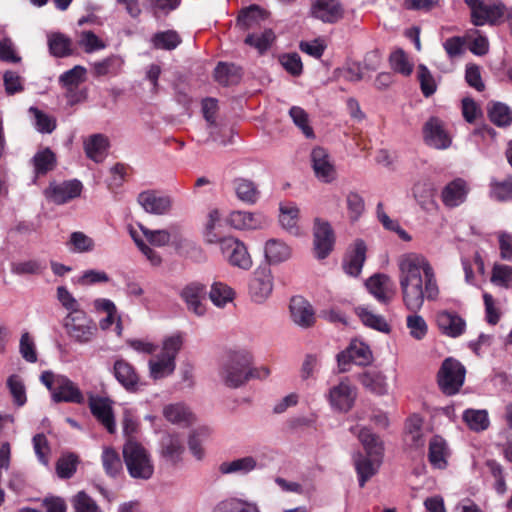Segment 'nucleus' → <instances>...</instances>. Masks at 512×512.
Wrapping results in <instances>:
<instances>
[{
	"mask_svg": "<svg viewBox=\"0 0 512 512\" xmlns=\"http://www.w3.org/2000/svg\"><path fill=\"white\" fill-rule=\"evenodd\" d=\"M471 11V22L475 26L498 23L506 13L505 5L496 0H464Z\"/></svg>",
	"mask_w": 512,
	"mask_h": 512,
	"instance_id": "6e6552de",
	"label": "nucleus"
},
{
	"mask_svg": "<svg viewBox=\"0 0 512 512\" xmlns=\"http://www.w3.org/2000/svg\"><path fill=\"white\" fill-rule=\"evenodd\" d=\"M214 77L218 83L227 86L238 80L239 71L233 64L220 62L215 68Z\"/></svg>",
	"mask_w": 512,
	"mask_h": 512,
	"instance_id": "603ef678",
	"label": "nucleus"
},
{
	"mask_svg": "<svg viewBox=\"0 0 512 512\" xmlns=\"http://www.w3.org/2000/svg\"><path fill=\"white\" fill-rule=\"evenodd\" d=\"M368 291L383 304H388L394 295L393 282L386 274H375L366 281Z\"/></svg>",
	"mask_w": 512,
	"mask_h": 512,
	"instance_id": "bb28decb",
	"label": "nucleus"
},
{
	"mask_svg": "<svg viewBox=\"0 0 512 512\" xmlns=\"http://www.w3.org/2000/svg\"><path fill=\"white\" fill-rule=\"evenodd\" d=\"M290 313L293 322L303 328L315 323V313L311 304L301 296H295L290 301Z\"/></svg>",
	"mask_w": 512,
	"mask_h": 512,
	"instance_id": "cd10ccee",
	"label": "nucleus"
},
{
	"mask_svg": "<svg viewBox=\"0 0 512 512\" xmlns=\"http://www.w3.org/2000/svg\"><path fill=\"white\" fill-rule=\"evenodd\" d=\"M183 344L181 334H173L164 339L161 352L148 362L150 377L159 380L173 374L176 356Z\"/></svg>",
	"mask_w": 512,
	"mask_h": 512,
	"instance_id": "423d86ee",
	"label": "nucleus"
},
{
	"mask_svg": "<svg viewBox=\"0 0 512 512\" xmlns=\"http://www.w3.org/2000/svg\"><path fill=\"white\" fill-rule=\"evenodd\" d=\"M110 143L107 136L101 133L90 135L84 140L86 156L96 163H101L107 156Z\"/></svg>",
	"mask_w": 512,
	"mask_h": 512,
	"instance_id": "7c9ffc66",
	"label": "nucleus"
},
{
	"mask_svg": "<svg viewBox=\"0 0 512 512\" xmlns=\"http://www.w3.org/2000/svg\"><path fill=\"white\" fill-rule=\"evenodd\" d=\"M274 39V32L271 29H266L260 34L247 35V37L245 38V43L257 49L259 53H263L266 50H268Z\"/></svg>",
	"mask_w": 512,
	"mask_h": 512,
	"instance_id": "5fc2aeb1",
	"label": "nucleus"
},
{
	"mask_svg": "<svg viewBox=\"0 0 512 512\" xmlns=\"http://www.w3.org/2000/svg\"><path fill=\"white\" fill-rule=\"evenodd\" d=\"M356 313L365 326L380 332H389L390 327L384 317L372 313L365 307H358Z\"/></svg>",
	"mask_w": 512,
	"mask_h": 512,
	"instance_id": "de8ad7c7",
	"label": "nucleus"
},
{
	"mask_svg": "<svg viewBox=\"0 0 512 512\" xmlns=\"http://www.w3.org/2000/svg\"><path fill=\"white\" fill-rule=\"evenodd\" d=\"M232 185L236 197L246 204H255L260 198L258 185L251 179L237 177L232 181Z\"/></svg>",
	"mask_w": 512,
	"mask_h": 512,
	"instance_id": "473e14b6",
	"label": "nucleus"
},
{
	"mask_svg": "<svg viewBox=\"0 0 512 512\" xmlns=\"http://www.w3.org/2000/svg\"><path fill=\"white\" fill-rule=\"evenodd\" d=\"M72 505L75 512H102L96 502L84 491L78 492L72 498Z\"/></svg>",
	"mask_w": 512,
	"mask_h": 512,
	"instance_id": "680f3d73",
	"label": "nucleus"
},
{
	"mask_svg": "<svg viewBox=\"0 0 512 512\" xmlns=\"http://www.w3.org/2000/svg\"><path fill=\"white\" fill-rule=\"evenodd\" d=\"M137 201L147 213L155 215L167 214L172 207L171 198L155 190L141 192L137 197Z\"/></svg>",
	"mask_w": 512,
	"mask_h": 512,
	"instance_id": "a211bd4d",
	"label": "nucleus"
},
{
	"mask_svg": "<svg viewBox=\"0 0 512 512\" xmlns=\"http://www.w3.org/2000/svg\"><path fill=\"white\" fill-rule=\"evenodd\" d=\"M257 468V460L252 456L226 461L220 464L219 471L222 474L245 475Z\"/></svg>",
	"mask_w": 512,
	"mask_h": 512,
	"instance_id": "4c0bfd02",
	"label": "nucleus"
},
{
	"mask_svg": "<svg viewBox=\"0 0 512 512\" xmlns=\"http://www.w3.org/2000/svg\"><path fill=\"white\" fill-rule=\"evenodd\" d=\"M180 297L186 304L187 310L197 316H203L206 312V286L200 282H191L185 285Z\"/></svg>",
	"mask_w": 512,
	"mask_h": 512,
	"instance_id": "dca6fc26",
	"label": "nucleus"
},
{
	"mask_svg": "<svg viewBox=\"0 0 512 512\" xmlns=\"http://www.w3.org/2000/svg\"><path fill=\"white\" fill-rule=\"evenodd\" d=\"M351 432L357 434L367 454L366 456L358 455L355 459L359 485L364 487L365 483L377 473L382 463L383 443L367 428L352 427Z\"/></svg>",
	"mask_w": 512,
	"mask_h": 512,
	"instance_id": "f03ea898",
	"label": "nucleus"
},
{
	"mask_svg": "<svg viewBox=\"0 0 512 512\" xmlns=\"http://www.w3.org/2000/svg\"><path fill=\"white\" fill-rule=\"evenodd\" d=\"M466 369L455 358H446L437 373V382L445 395H455L459 392L465 381Z\"/></svg>",
	"mask_w": 512,
	"mask_h": 512,
	"instance_id": "0eeeda50",
	"label": "nucleus"
},
{
	"mask_svg": "<svg viewBox=\"0 0 512 512\" xmlns=\"http://www.w3.org/2000/svg\"><path fill=\"white\" fill-rule=\"evenodd\" d=\"M218 242L223 256L230 265L243 270L252 267V258L243 242L234 237H224Z\"/></svg>",
	"mask_w": 512,
	"mask_h": 512,
	"instance_id": "9b49d317",
	"label": "nucleus"
},
{
	"mask_svg": "<svg viewBox=\"0 0 512 512\" xmlns=\"http://www.w3.org/2000/svg\"><path fill=\"white\" fill-rule=\"evenodd\" d=\"M360 383L370 392L384 395L388 391L386 376L377 369H369L359 375Z\"/></svg>",
	"mask_w": 512,
	"mask_h": 512,
	"instance_id": "e433bc0d",
	"label": "nucleus"
},
{
	"mask_svg": "<svg viewBox=\"0 0 512 512\" xmlns=\"http://www.w3.org/2000/svg\"><path fill=\"white\" fill-rule=\"evenodd\" d=\"M348 215L351 221H357L365 210L362 196L356 192H349L346 197Z\"/></svg>",
	"mask_w": 512,
	"mask_h": 512,
	"instance_id": "052dcab7",
	"label": "nucleus"
},
{
	"mask_svg": "<svg viewBox=\"0 0 512 512\" xmlns=\"http://www.w3.org/2000/svg\"><path fill=\"white\" fill-rule=\"evenodd\" d=\"M423 135L426 144L436 149H447L452 142L443 122L437 117H431L425 123Z\"/></svg>",
	"mask_w": 512,
	"mask_h": 512,
	"instance_id": "f3484780",
	"label": "nucleus"
},
{
	"mask_svg": "<svg viewBox=\"0 0 512 512\" xmlns=\"http://www.w3.org/2000/svg\"><path fill=\"white\" fill-rule=\"evenodd\" d=\"M141 231L146 240L153 246L162 247L167 245L171 240H173L174 243H179L181 241L179 228L177 226H171L167 230H150L141 226Z\"/></svg>",
	"mask_w": 512,
	"mask_h": 512,
	"instance_id": "f704fd0d",
	"label": "nucleus"
},
{
	"mask_svg": "<svg viewBox=\"0 0 512 512\" xmlns=\"http://www.w3.org/2000/svg\"><path fill=\"white\" fill-rule=\"evenodd\" d=\"M463 420L471 430L476 432L486 430L490 423L486 410L467 409L463 413Z\"/></svg>",
	"mask_w": 512,
	"mask_h": 512,
	"instance_id": "49530a36",
	"label": "nucleus"
},
{
	"mask_svg": "<svg viewBox=\"0 0 512 512\" xmlns=\"http://www.w3.org/2000/svg\"><path fill=\"white\" fill-rule=\"evenodd\" d=\"M32 163L36 175H45L55 168L56 156L49 148H45L33 156Z\"/></svg>",
	"mask_w": 512,
	"mask_h": 512,
	"instance_id": "c03bdc74",
	"label": "nucleus"
},
{
	"mask_svg": "<svg viewBox=\"0 0 512 512\" xmlns=\"http://www.w3.org/2000/svg\"><path fill=\"white\" fill-rule=\"evenodd\" d=\"M311 163L315 176L324 183H330L336 178V169L328 152L322 147H316L311 152Z\"/></svg>",
	"mask_w": 512,
	"mask_h": 512,
	"instance_id": "aec40b11",
	"label": "nucleus"
},
{
	"mask_svg": "<svg viewBox=\"0 0 512 512\" xmlns=\"http://www.w3.org/2000/svg\"><path fill=\"white\" fill-rule=\"evenodd\" d=\"M122 65L123 60L119 56L111 55L93 64V74L96 77L115 76L121 71Z\"/></svg>",
	"mask_w": 512,
	"mask_h": 512,
	"instance_id": "37998d69",
	"label": "nucleus"
},
{
	"mask_svg": "<svg viewBox=\"0 0 512 512\" xmlns=\"http://www.w3.org/2000/svg\"><path fill=\"white\" fill-rule=\"evenodd\" d=\"M314 250L318 259L326 258L333 250L334 231L328 221L316 218L313 227Z\"/></svg>",
	"mask_w": 512,
	"mask_h": 512,
	"instance_id": "2eb2a0df",
	"label": "nucleus"
},
{
	"mask_svg": "<svg viewBox=\"0 0 512 512\" xmlns=\"http://www.w3.org/2000/svg\"><path fill=\"white\" fill-rule=\"evenodd\" d=\"M398 282L404 306L413 314L407 316L410 335L423 339L428 331L424 318L417 314L425 299L434 301L439 296L436 275L429 260L416 252L404 253L397 259Z\"/></svg>",
	"mask_w": 512,
	"mask_h": 512,
	"instance_id": "f257e3e1",
	"label": "nucleus"
},
{
	"mask_svg": "<svg viewBox=\"0 0 512 512\" xmlns=\"http://www.w3.org/2000/svg\"><path fill=\"white\" fill-rule=\"evenodd\" d=\"M389 61L391 68L404 76H409L413 71V63L402 49L392 52Z\"/></svg>",
	"mask_w": 512,
	"mask_h": 512,
	"instance_id": "864d4df0",
	"label": "nucleus"
},
{
	"mask_svg": "<svg viewBox=\"0 0 512 512\" xmlns=\"http://www.w3.org/2000/svg\"><path fill=\"white\" fill-rule=\"evenodd\" d=\"M469 191L470 187L467 181L456 178L443 187L441 200L446 207L455 208L466 201Z\"/></svg>",
	"mask_w": 512,
	"mask_h": 512,
	"instance_id": "412c9836",
	"label": "nucleus"
},
{
	"mask_svg": "<svg viewBox=\"0 0 512 512\" xmlns=\"http://www.w3.org/2000/svg\"><path fill=\"white\" fill-rule=\"evenodd\" d=\"M209 297L214 305L223 307L233 300L234 291L222 282H214L211 286Z\"/></svg>",
	"mask_w": 512,
	"mask_h": 512,
	"instance_id": "8fccbe9b",
	"label": "nucleus"
},
{
	"mask_svg": "<svg viewBox=\"0 0 512 512\" xmlns=\"http://www.w3.org/2000/svg\"><path fill=\"white\" fill-rule=\"evenodd\" d=\"M264 254L269 264L276 265L290 259L292 249L282 240L269 239L265 243Z\"/></svg>",
	"mask_w": 512,
	"mask_h": 512,
	"instance_id": "72a5a7b5",
	"label": "nucleus"
},
{
	"mask_svg": "<svg viewBox=\"0 0 512 512\" xmlns=\"http://www.w3.org/2000/svg\"><path fill=\"white\" fill-rule=\"evenodd\" d=\"M83 185L79 180L64 181L51 184L47 189V197L55 204H64L80 196Z\"/></svg>",
	"mask_w": 512,
	"mask_h": 512,
	"instance_id": "4be33fe9",
	"label": "nucleus"
},
{
	"mask_svg": "<svg viewBox=\"0 0 512 512\" xmlns=\"http://www.w3.org/2000/svg\"><path fill=\"white\" fill-rule=\"evenodd\" d=\"M372 360V353L368 345L360 341H353L346 350L337 354V362L340 372L349 370V365L354 363L359 366L367 365Z\"/></svg>",
	"mask_w": 512,
	"mask_h": 512,
	"instance_id": "4468645a",
	"label": "nucleus"
},
{
	"mask_svg": "<svg viewBox=\"0 0 512 512\" xmlns=\"http://www.w3.org/2000/svg\"><path fill=\"white\" fill-rule=\"evenodd\" d=\"M252 362V354L245 349L230 352L219 366L220 381L229 388L241 387L247 382V368Z\"/></svg>",
	"mask_w": 512,
	"mask_h": 512,
	"instance_id": "20e7f679",
	"label": "nucleus"
},
{
	"mask_svg": "<svg viewBox=\"0 0 512 512\" xmlns=\"http://www.w3.org/2000/svg\"><path fill=\"white\" fill-rule=\"evenodd\" d=\"M377 217L385 229L395 232L401 240L405 242H409L412 240L410 234L400 226L399 222L396 220H392L384 212L382 203L377 204Z\"/></svg>",
	"mask_w": 512,
	"mask_h": 512,
	"instance_id": "3c124183",
	"label": "nucleus"
},
{
	"mask_svg": "<svg viewBox=\"0 0 512 512\" xmlns=\"http://www.w3.org/2000/svg\"><path fill=\"white\" fill-rule=\"evenodd\" d=\"M491 196L498 201L512 199V178L491 183Z\"/></svg>",
	"mask_w": 512,
	"mask_h": 512,
	"instance_id": "774afa93",
	"label": "nucleus"
},
{
	"mask_svg": "<svg viewBox=\"0 0 512 512\" xmlns=\"http://www.w3.org/2000/svg\"><path fill=\"white\" fill-rule=\"evenodd\" d=\"M185 447L182 438L178 434H167L160 441V457L172 466L182 461Z\"/></svg>",
	"mask_w": 512,
	"mask_h": 512,
	"instance_id": "b1692460",
	"label": "nucleus"
},
{
	"mask_svg": "<svg viewBox=\"0 0 512 512\" xmlns=\"http://www.w3.org/2000/svg\"><path fill=\"white\" fill-rule=\"evenodd\" d=\"M366 244L363 240L357 239L348 249L343 259V269L350 276H358L366 260Z\"/></svg>",
	"mask_w": 512,
	"mask_h": 512,
	"instance_id": "393cba45",
	"label": "nucleus"
},
{
	"mask_svg": "<svg viewBox=\"0 0 512 512\" xmlns=\"http://www.w3.org/2000/svg\"><path fill=\"white\" fill-rule=\"evenodd\" d=\"M279 210V221L281 226L291 234H297V223L299 218V209L297 205L293 202L281 203Z\"/></svg>",
	"mask_w": 512,
	"mask_h": 512,
	"instance_id": "ea45409f",
	"label": "nucleus"
},
{
	"mask_svg": "<svg viewBox=\"0 0 512 512\" xmlns=\"http://www.w3.org/2000/svg\"><path fill=\"white\" fill-rule=\"evenodd\" d=\"M436 322L442 334L452 338L461 336L466 329L465 320L452 311L443 310L438 312Z\"/></svg>",
	"mask_w": 512,
	"mask_h": 512,
	"instance_id": "a878e982",
	"label": "nucleus"
},
{
	"mask_svg": "<svg viewBox=\"0 0 512 512\" xmlns=\"http://www.w3.org/2000/svg\"><path fill=\"white\" fill-rule=\"evenodd\" d=\"M356 398L357 389L348 378L341 380L329 389L328 401L334 410L348 412L354 406Z\"/></svg>",
	"mask_w": 512,
	"mask_h": 512,
	"instance_id": "ddd939ff",
	"label": "nucleus"
},
{
	"mask_svg": "<svg viewBox=\"0 0 512 512\" xmlns=\"http://www.w3.org/2000/svg\"><path fill=\"white\" fill-rule=\"evenodd\" d=\"M40 382L50 392L52 402L73 403L82 405L85 403V394L77 383L63 374H56L53 371H43L40 375Z\"/></svg>",
	"mask_w": 512,
	"mask_h": 512,
	"instance_id": "7ed1b4c3",
	"label": "nucleus"
},
{
	"mask_svg": "<svg viewBox=\"0 0 512 512\" xmlns=\"http://www.w3.org/2000/svg\"><path fill=\"white\" fill-rule=\"evenodd\" d=\"M265 17L264 11L257 5H251L246 9L241 10L237 18V25L247 30L259 25L260 21Z\"/></svg>",
	"mask_w": 512,
	"mask_h": 512,
	"instance_id": "a18cd8bd",
	"label": "nucleus"
},
{
	"mask_svg": "<svg viewBox=\"0 0 512 512\" xmlns=\"http://www.w3.org/2000/svg\"><path fill=\"white\" fill-rule=\"evenodd\" d=\"M165 419L173 424L189 426L194 423L195 416L190 409L182 403L169 404L164 407Z\"/></svg>",
	"mask_w": 512,
	"mask_h": 512,
	"instance_id": "c9c22d12",
	"label": "nucleus"
},
{
	"mask_svg": "<svg viewBox=\"0 0 512 512\" xmlns=\"http://www.w3.org/2000/svg\"><path fill=\"white\" fill-rule=\"evenodd\" d=\"M67 245L72 252L77 253L89 252L94 249L93 239L80 231L73 232L70 235Z\"/></svg>",
	"mask_w": 512,
	"mask_h": 512,
	"instance_id": "bf43d9fd",
	"label": "nucleus"
},
{
	"mask_svg": "<svg viewBox=\"0 0 512 512\" xmlns=\"http://www.w3.org/2000/svg\"><path fill=\"white\" fill-rule=\"evenodd\" d=\"M86 69L77 65L64 72L59 77V83L65 89V97L70 105L77 104L85 99V93L79 90V85L85 81Z\"/></svg>",
	"mask_w": 512,
	"mask_h": 512,
	"instance_id": "f8f14e48",
	"label": "nucleus"
},
{
	"mask_svg": "<svg viewBox=\"0 0 512 512\" xmlns=\"http://www.w3.org/2000/svg\"><path fill=\"white\" fill-rule=\"evenodd\" d=\"M7 387L13 397L14 403L18 407L23 406L27 401V397L22 378L17 374L10 375L7 379Z\"/></svg>",
	"mask_w": 512,
	"mask_h": 512,
	"instance_id": "6e6d98bb",
	"label": "nucleus"
},
{
	"mask_svg": "<svg viewBox=\"0 0 512 512\" xmlns=\"http://www.w3.org/2000/svg\"><path fill=\"white\" fill-rule=\"evenodd\" d=\"M273 290V278L271 271L264 267L258 268L249 284L251 298L258 303L266 300Z\"/></svg>",
	"mask_w": 512,
	"mask_h": 512,
	"instance_id": "6ab92c4d",
	"label": "nucleus"
},
{
	"mask_svg": "<svg viewBox=\"0 0 512 512\" xmlns=\"http://www.w3.org/2000/svg\"><path fill=\"white\" fill-rule=\"evenodd\" d=\"M50 53L59 58L72 54V40L63 33H52L48 36Z\"/></svg>",
	"mask_w": 512,
	"mask_h": 512,
	"instance_id": "79ce46f5",
	"label": "nucleus"
},
{
	"mask_svg": "<svg viewBox=\"0 0 512 512\" xmlns=\"http://www.w3.org/2000/svg\"><path fill=\"white\" fill-rule=\"evenodd\" d=\"M78 459L73 454L62 456L56 465V471L60 478L68 479L73 476L77 468Z\"/></svg>",
	"mask_w": 512,
	"mask_h": 512,
	"instance_id": "e2e57ef3",
	"label": "nucleus"
},
{
	"mask_svg": "<svg viewBox=\"0 0 512 512\" xmlns=\"http://www.w3.org/2000/svg\"><path fill=\"white\" fill-rule=\"evenodd\" d=\"M153 46L156 49L174 50L181 43V37L174 30L158 32L152 37Z\"/></svg>",
	"mask_w": 512,
	"mask_h": 512,
	"instance_id": "09e8293b",
	"label": "nucleus"
},
{
	"mask_svg": "<svg viewBox=\"0 0 512 512\" xmlns=\"http://www.w3.org/2000/svg\"><path fill=\"white\" fill-rule=\"evenodd\" d=\"M78 44L86 53H93L106 48V43L92 31L80 32Z\"/></svg>",
	"mask_w": 512,
	"mask_h": 512,
	"instance_id": "13d9d810",
	"label": "nucleus"
},
{
	"mask_svg": "<svg viewBox=\"0 0 512 512\" xmlns=\"http://www.w3.org/2000/svg\"><path fill=\"white\" fill-rule=\"evenodd\" d=\"M102 463L105 472L112 477H115L122 470V461L119 454L112 448H104L102 453Z\"/></svg>",
	"mask_w": 512,
	"mask_h": 512,
	"instance_id": "4d7b16f0",
	"label": "nucleus"
},
{
	"mask_svg": "<svg viewBox=\"0 0 512 512\" xmlns=\"http://www.w3.org/2000/svg\"><path fill=\"white\" fill-rule=\"evenodd\" d=\"M488 117L498 127H507L512 124V110L502 102H491L488 104Z\"/></svg>",
	"mask_w": 512,
	"mask_h": 512,
	"instance_id": "a19ab883",
	"label": "nucleus"
},
{
	"mask_svg": "<svg viewBox=\"0 0 512 512\" xmlns=\"http://www.w3.org/2000/svg\"><path fill=\"white\" fill-rule=\"evenodd\" d=\"M63 326L68 336L79 344L89 343L97 333V326L85 311L67 314Z\"/></svg>",
	"mask_w": 512,
	"mask_h": 512,
	"instance_id": "1a4fd4ad",
	"label": "nucleus"
},
{
	"mask_svg": "<svg viewBox=\"0 0 512 512\" xmlns=\"http://www.w3.org/2000/svg\"><path fill=\"white\" fill-rule=\"evenodd\" d=\"M19 352L25 361L29 363H35L37 361L36 346L28 332H24L21 335Z\"/></svg>",
	"mask_w": 512,
	"mask_h": 512,
	"instance_id": "0e129e2a",
	"label": "nucleus"
},
{
	"mask_svg": "<svg viewBox=\"0 0 512 512\" xmlns=\"http://www.w3.org/2000/svg\"><path fill=\"white\" fill-rule=\"evenodd\" d=\"M123 459L132 478L149 480L153 476L154 464L151 455L141 443L128 439L123 446Z\"/></svg>",
	"mask_w": 512,
	"mask_h": 512,
	"instance_id": "39448f33",
	"label": "nucleus"
},
{
	"mask_svg": "<svg viewBox=\"0 0 512 512\" xmlns=\"http://www.w3.org/2000/svg\"><path fill=\"white\" fill-rule=\"evenodd\" d=\"M113 405L114 401L108 396L88 393V407L91 414L109 434H114L117 429Z\"/></svg>",
	"mask_w": 512,
	"mask_h": 512,
	"instance_id": "9d476101",
	"label": "nucleus"
},
{
	"mask_svg": "<svg viewBox=\"0 0 512 512\" xmlns=\"http://www.w3.org/2000/svg\"><path fill=\"white\" fill-rule=\"evenodd\" d=\"M57 299L68 314L83 311L78 300L69 292L65 286L57 287Z\"/></svg>",
	"mask_w": 512,
	"mask_h": 512,
	"instance_id": "69168bd1",
	"label": "nucleus"
},
{
	"mask_svg": "<svg viewBox=\"0 0 512 512\" xmlns=\"http://www.w3.org/2000/svg\"><path fill=\"white\" fill-rule=\"evenodd\" d=\"M113 374L125 390L136 392L140 389V376L135 367L126 360L118 359L114 362Z\"/></svg>",
	"mask_w": 512,
	"mask_h": 512,
	"instance_id": "5701e85b",
	"label": "nucleus"
},
{
	"mask_svg": "<svg viewBox=\"0 0 512 512\" xmlns=\"http://www.w3.org/2000/svg\"><path fill=\"white\" fill-rule=\"evenodd\" d=\"M293 122L302 130L307 138L314 136L313 129L308 124V114L298 106H293L289 110Z\"/></svg>",
	"mask_w": 512,
	"mask_h": 512,
	"instance_id": "338daca9",
	"label": "nucleus"
},
{
	"mask_svg": "<svg viewBox=\"0 0 512 512\" xmlns=\"http://www.w3.org/2000/svg\"><path fill=\"white\" fill-rule=\"evenodd\" d=\"M450 455L451 452L446 440L439 435H434L429 441L428 451V460L433 468L445 469L448 466Z\"/></svg>",
	"mask_w": 512,
	"mask_h": 512,
	"instance_id": "c756f323",
	"label": "nucleus"
},
{
	"mask_svg": "<svg viewBox=\"0 0 512 512\" xmlns=\"http://www.w3.org/2000/svg\"><path fill=\"white\" fill-rule=\"evenodd\" d=\"M313 17L327 23H335L342 18L343 10L338 0H316L312 7Z\"/></svg>",
	"mask_w": 512,
	"mask_h": 512,
	"instance_id": "c85d7f7f",
	"label": "nucleus"
},
{
	"mask_svg": "<svg viewBox=\"0 0 512 512\" xmlns=\"http://www.w3.org/2000/svg\"><path fill=\"white\" fill-rule=\"evenodd\" d=\"M227 223L238 230H252L261 228L265 219L259 215L246 211H233L227 218Z\"/></svg>",
	"mask_w": 512,
	"mask_h": 512,
	"instance_id": "2f4dec72",
	"label": "nucleus"
},
{
	"mask_svg": "<svg viewBox=\"0 0 512 512\" xmlns=\"http://www.w3.org/2000/svg\"><path fill=\"white\" fill-rule=\"evenodd\" d=\"M214 512H260L258 505L237 497H229L220 501Z\"/></svg>",
	"mask_w": 512,
	"mask_h": 512,
	"instance_id": "58836bf2",
	"label": "nucleus"
}]
</instances>
